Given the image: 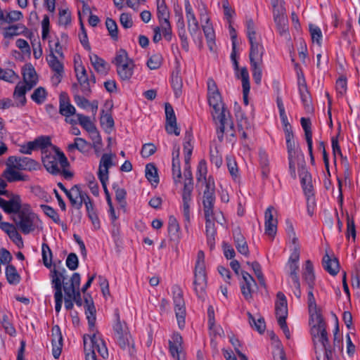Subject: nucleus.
Here are the masks:
<instances>
[{"label": "nucleus", "mask_w": 360, "mask_h": 360, "mask_svg": "<svg viewBox=\"0 0 360 360\" xmlns=\"http://www.w3.org/2000/svg\"><path fill=\"white\" fill-rule=\"evenodd\" d=\"M259 165L262 169V174L264 178H267L270 172L269 161L268 155L264 150H259Z\"/></svg>", "instance_id": "46"}, {"label": "nucleus", "mask_w": 360, "mask_h": 360, "mask_svg": "<svg viewBox=\"0 0 360 360\" xmlns=\"http://www.w3.org/2000/svg\"><path fill=\"white\" fill-rule=\"evenodd\" d=\"M309 32L313 42H316L319 46L321 45L322 32L321 29L314 25H309Z\"/></svg>", "instance_id": "61"}, {"label": "nucleus", "mask_w": 360, "mask_h": 360, "mask_svg": "<svg viewBox=\"0 0 360 360\" xmlns=\"http://www.w3.org/2000/svg\"><path fill=\"white\" fill-rule=\"evenodd\" d=\"M233 238L237 250L242 255L248 256L249 249L245 237L240 230H236L233 232Z\"/></svg>", "instance_id": "35"}, {"label": "nucleus", "mask_w": 360, "mask_h": 360, "mask_svg": "<svg viewBox=\"0 0 360 360\" xmlns=\"http://www.w3.org/2000/svg\"><path fill=\"white\" fill-rule=\"evenodd\" d=\"M193 286L196 295L199 298H204L207 287V275L205 272V253L202 250L198 252L194 269Z\"/></svg>", "instance_id": "8"}, {"label": "nucleus", "mask_w": 360, "mask_h": 360, "mask_svg": "<svg viewBox=\"0 0 360 360\" xmlns=\"http://www.w3.org/2000/svg\"><path fill=\"white\" fill-rule=\"evenodd\" d=\"M208 103L212 108V115L217 125V137L223 141L224 134L234 136V125L230 119L229 112L224 108L220 94L207 96Z\"/></svg>", "instance_id": "1"}, {"label": "nucleus", "mask_w": 360, "mask_h": 360, "mask_svg": "<svg viewBox=\"0 0 360 360\" xmlns=\"http://www.w3.org/2000/svg\"><path fill=\"white\" fill-rule=\"evenodd\" d=\"M6 277L8 283L11 285H17L20 281V276L15 267L12 264L7 265L6 268Z\"/></svg>", "instance_id": "40"}, {"label": "nucleus", "mask_w": 360, "mask_h": 360, "mask_svg": "<svg viewBox=\"0 0 360 360\" xmlns=\"http://www.w3.org/2000/svg\"><path fill=\"white\" fill-rule=\"evenodd\" d=\"M167 229L168 233L172 239H178L179 238L180 226L175 217H169Z\"/></svg>", "instance_id": "41"}, {"label": "nucleus", "mask_w": 360, "mask_h": 360, "mask_svg": "<svg viewBox=\"0 0 360 360\" xmlns=\"http://www.w3.org/2000/svg\"><path fill=\"white\" fill-rule=\"evenodd\" d=\"M173 301L174 305V311L179 328L182 329L185 326L186 307L183 297V292L179 288H175L173 290Z\"/></svg>", "instance_id": "12"}, {"label": "nucleus", "mask_w": 360, "mask_h": 360, "mask_svg": "<svg viewBox=\"0 0 360 360\" xmlns=\"http://www.w3.org/2000/svg\"><path fill=\"white\" fill-rule=\"evenodd\" d=\"M205 233L207 236V245L212 249L214 247L216 235L214 217L205 218Z\"/></svg>", "instance_id": "33"}, {"label": "nucleus", "mask_w": 360, "mask_h": 360, "mask_svg": "<svg viewBox=\"0 0 360 360\" xmlns=\"http://www.w3.org/2000/svg\"><path fill=\"white\" fill-rule=\"evenodd\" d=\"M0 322L8 334L12 335L15 333V329L11 323L10 315L3 313L0 317Z\"/></svg>", "instance_id": "55"}, {"label": "nucleus", "mask_w": 360, "mask_h": 360, "mask_svg": "<svg viewBox=\"0 0 360 360\" xmlns=\"http://www.w3.org/2000/svg\"><path fill=\"white\" fill-rule=\"evenodd\" d=\"M188 25V30L189 32L190 35L193 38V40L197 43L198 42L200 45L202 44V37L201 32L200 31L199 23L190 24Z\"/></svg>", "instance_id": "50"}, {"label": "nucleus", "mask_w": 360, "mask_h": 360, "mask_svg": "<svg viewBox=\"0 0 360 360\" xmlns=\"http://www.w3.org/2000/svg\"><path fill=\"white\" fill-rule=\"evenodd\" d=\"M300 255L297 253V249L291 252L285 265V270L289 278V282L299 280V261Z\"/></svg>", "instance_id": "18"}, {"label": "nucleus", "mask_w": 360, "mask_h": 360, "mask_svg": "<svg viewBox=\"0 0 360 360\" xmlns=\"http://www.w3.org/2000/svg\"><path fill=\"white\" fill-rule=\"evenodd\" d=\"M8 161L14 164V167L18 170L32 172L40 169L39 162L28 157L10 156Z\"/></svg>", "instance_id": "15"}, {"label": "nucleus", "mask_w": 360, "mask_h": 360, "mask_svg": "<svg viewBox=\"0 0 360 360\" xmlns=\"http://www.w3.org/2000/svg\"><path fill=\"white\" fill-rule=\"evenodd\" d=\"M46 61L51 70L54 72L51 79V82L53 85L57 86L64 76L63 63L58 59L52 51L46 58Z\"/></svg>", "instance_id": "13"}, {"label": "nucleus", "mask_w": 360, "mask_h": 360, "mask_svg": "<svg viewBox=\"0 0 360 360\" xmlns=\"http://www.w3.org/2000/svg\"><path fill=\"white\" fill-rule=\"evenodd\" d=\"M6 169L4 172V176L8 182H14L17 181H27L29 180V176L25 174L16 171L14 164L8 161L6 164Z\"/></svg>", "instance_id": "26"}, {"label": "nucleus", "mask_w": 360, "mask_h": 360, "mask_svg": "<svg viewBox=\"0 0 360 360\" xmlns=\"http://www.w3.org/2000/svg\"><path fill=\"white\" fill-rule=\"evenodd\" d=\"M169 352L176 360H186L183 350V338L179 333H173L172 340H169Z\"/></svg>", "instance_id": "17"}, {"label": "nucleus", "mask_w": 360, "mask_h": 360, "mask_svg": "<svg viewBox=\"0 0 360 360\" xmlns=\"http://www.w3.org/2000/svg\"><path fill=\"white\" fill-rule=\"evenodd\" d=\"M301 185L304 195L307 197L313 196V186L311 184V176L307 169L302 167L299 169Z\"/></svg>", "instance_id": "27"}, {"label": "nucleus", "mask_w": 360, "mask_h": 360, "mask_svg": "<svg viewBox=\"0 0 360 360\" xmlns=\"http://www.w3.org/2000/svg\"><path fill=\"white\" fill-rule=\"evenodd\" d=\"M100 122L101 127L106 131L110 132L114 128L115 122L112 115L109 112H105L103 110H102Z\"/></svg>", "instance_id": "44"}, {"label": "nucleus", "mask_w": 360, "mask_h": 360, "mask_svg": "<svg viewBox=\"0 0 360 360\" xmlns=\"http://www.w3.org/2000/svg\"><path fill=\"white\" fill-rule=\"evenodd\" d=\"M191 135L186 132L185 136V141L184 143V162L187 165L190 162L191 157L193 152V146L191 145Z\"/></svg>", "instance_id": "48"}, {"label": "nucleus", "mask_w": 360, "mask_h": 360, "mask_svg": "<svg viewBox=\"0 0 360 360\" xmlns=\"http://www.w3.org/2000/svg\"><path fill=\"white\" fill-rule=\"evenodd\" d=\"M162 60L163 58L160 53H154L148 58L147 66L150 70H157L161 66Z\"/></svg>", "instance_id": "58"}, {"label": "nucleus", "mask_w": 360, "mask_h": 360, "mask_svg": "<svg viewBox=\"0 0 360 360\" xmlns=\"http://www.w3.org/2000/svg\"><path fill=\"white\" fill-rule=\"evenodd\" d=\"M13 220L18 228L24 235L34 232L39 226V219L34 214L30 206L25 205L19 213L13 217Z\"/></svg>", "instance_id": "6"}, {"label": "nucleus", "mask_w": 360, "mask_h": 360, "mask_svg": "<svg viewBox=\"0 0 360 360\" xmlns=\"http://www.w3.org/2000/svg\"><path fill=\"white\" fill-rule=\"evenodd\" d=\"M324 337L326 341H321L316 342L314 340V337L311 335L312 340L314 342L315 353L316 355L317 360H321L323 356V360H335L338 358L339 354L342 351V341L339 334V328L337 324L334 330V338L333 343L331 345L329 342L328 333L326 331V323L324 321Z\"/></svg>", "instance_id": "2"}, {"label": "nucleus", "mask_w": 360, "mask_h": 360, "mask_svg": "<svg viewBox=\"0 0 360 360\" xmlns=\"http://www.w3.org/2000/svg\"><path fill=\"white\" fill-rule=\"evenodd\" d=\"M115 155L112 153H104L102 155L98 171V177L100 181L103 180H108L109 178V169L114 165L112 162V158Z\"/></svg>", "instance_id": "20"}, {"label": "nucleus", "mask_w": 360, "mask_h": 360, "mask_svg": "<svg viewBox=\"0 0 360 360\" xmlns=\"http://www.w3.org/2000/svg\"><path fill=\"white\" fill-rule=\"evenodd\" d=\"M245 27L246 34L250 44L249 53L250 64H262L264 49L257 34L256 26L252 18H246Z\"/></svg>", "instance_id": "5"}, {"label": "nucleus", "mask_w": 360, "mask_h": 360, "mask_svg": "<svg viewBox=\"0 0 360 360\" xmlns=\"http://www.w3.org/2000/svg\"><path fill=\"white\" fill-rule=\"evenodd\" d=\"M41 255L44 266L51 268L52 266V252L47 243L42 244Z\"/></svg>", "instance_id": "52"}, {"label": "nucleus", "mask_w": 360, "mask_h": 360, "mask_svg": "<svg viewBox=\"0 0 360 360\" xmlns=\"http://www.w3.org/2000/svg\"><path fill=\"white\" fill-rule=\"evenodd\" d=\"M165 115H166V124L165 129L169 134H175L179 136L180 134V129L177 127L176 117L172 106L167 103L165 105Z\"/></svg>", "instance_id": "19"}, {"label": "nucleus", "mask_w": 360, "mask_h": 360, "mask_svg": "<svg viewBox=\"0 0 360 360\" xmlns=\"http://www.w3.org/2000/svg\"><path fill=\"white\" fill-rule=\"evenodd\" d=\"M285 136L288 159L297 158L301 150L298 144L294 140L293 133L288 132Z\"/></svg>", "instance_id": "31"}, {"label": "nucleus", "mask_w": 360, "mask_h": 360, "mask_svg": "<svg viewBox=\"0 0 360 360\" xmlns=\"http://www.w3.org/2000/svg\"><path fill=\"white\" fill-rule=\"evenodd\" d=\"M146 177L152 184H158L159 177L157 168L153 164H148L146 167Z\"/></svg>", "instance_id": "53"}, {"label": "nucleus", "mask_w": 360, "mask_h": 360, "mask_svg": "<svg viewBox=\"0 0 360 360\" xmlns=\"http://www.w3.org/2000/svg\"><path fill=\"white\" fill-rule=\"evenodd\" d=\"M302 278L308 288H314L315 275L314 271V266L310 260H307L305 262L302 272Z\"/></svg>", "instance_id": "32"}, {"label": "nucleus", "mask_w": 360, "mask_h": 360, "mask_svg": "<svg viewBox=\"0 0 360 360\" xmlns=\"http://www.w3.org/2000/svg\"><path fill=\"white\" fill-rule=\"evenodd\" d=\"M59 112L65 117L77 115L76 109L70 103V98L65 92H61L59 96Z\"/></svg>", "instance_id": "23"}, {"label": "nucleus", "mask_w": 360, "mask_h": 360, "mask_svg": "<svg viewBox=\"0 0 360 360\" xmlns=\"http://www.w3.org/2000/svg\"><path fill=\"white\" fill-rule=\"evenodd\" d=\"M41 162L48 172L53 175L60 173V167H69L68 158L57 146L50 148V150L43 152Z\"/></svg>", "instance_id": "4"}, {"label": "nucleus", "mask_w": 360, "mask_h": 360, "mask_svg": "<svg viewBox=\"0 0 360 360\" xmlns=\"http://www.w3.org/2000/svg\"><path fill=\"white\" fill-rule=\"evenodd\" d=\"M115 315L116 322L113 326L114 339L122 349H125L129 345L131 335L126 323L120 321L119 313L116 312Z\"/></svg>", "instance_id": "11"}, {"label": "nucleus", "mask_w": 360, "mask_h": 360, "mask_svg": "<svg viewBox=\"0 0 360 360\" xmlns=\"http://www.w3.org/2000/svg\"><path fill=\"white\" fill-rule=\"evenodd\" d=\"M63 288L65 292V307L67 310H70L73 308V300L72 297H75V290L73 287H68V283L63 282Z\"/></svg>", "instance_id": "43"}, {"label": "nucleus", "mask_w": 360, "mask_h": 360, "mask_svg": "<svg viewBox=\"0 0 360 360\" xmlns=\"http://www.w3.org/2000/svg\"><path fill=\"white\" fill-rule=\"evenodd\" d=\"M78 82L81 86V90L85 96H89L91 93L90 89V82L88 76L77 77Z\"/></svg>", "instance_id": "62"}, {"label": "nucleus", "mask_w": 360, "mask_h": 360, "mask_svg": "<svg viewBox=\"0 0 360 360\" xmlns=\"http://www.w3.org/2000/svg\"><path fill=\"white\" fill-rule=\"evenodd\" d=\"M241 275L242 278L240 281L241 293L247 301L250 302L252 300V292L254 288L257 286V283L248 272L243 271Z\"/></svg>", "instance_id": "16"}, {"label": "nucleus", "mask_w": 360, "mask_h": 360, "mask_svg": "<svg viewBox=\"0 0 360 360\" xmlns=\"http://www.w3.org/2000/svg\"><path fill=\"white\" fill-rule=\"evenodd\" d=\"M186 18L187 20V25L198 23V20L195 17L193 8L190 4L189 0L184 1Z\"/></svg>", "instance_id": "60"}, {"label": "nucleus", "mask_w": 360, "mask_h": 360, "mask_svg": "<svg viewBox=\"0 0 360 360\" xmlns=\"http://www.w3.org/2000/svg\"><path fill=\"white\" fill-rule=\"evenodd\" d=\"M347 78L345 77L342 76L337 79L335 89L338 96H343L346 94L347 89Z\"/></svg>", "instance_id": "64"}, {"label": "nucleus", "mask_w": 360, "mask_h": 360, "mask_svg": "<svg viewBox=\"0 0 360 360\" xmlns=\"http://www.w3.org/2000/svg\"><path fill=\"white\" fill-rule=\"evenodd\" d=\"M193 190V182H191V179H188V181L184 182V188L182 191L183 204H191Z\"/></svg>", "instance_id": "47"}, {"label": "nucleus", "mask_w": 360, "mask_h": 360, "mask_svg": "<svg viewBox=\"0 0 360 360\" xmlns=\"http://www.w3.org/2000/svg\"><path fill=\"white\" fill-rule=\"evenodd\" d=\"M32 88H29L26 84L20 82L15 87L13 92V97L15 99L18 100L21 105H25L26 103L25 94L27 91H30Z\"/></svg>", "instance_id": "38"}, {"label": "nucleus", "mask_w": 360, "mask_h": 360, "mask_svg": "<svg viewBox=\"0 0 360 360\" xmlns=\"http://www.w3.org/2000/svg\"><path fill=\"white\" fill-rule=\"evenodd\" d=\"M72 193L73 201L70 202L73 207L79 210L82 206V200L89 199V195L86 193L82 191L78 185L72 186Z\"/></svg>", "instance_id": "36"}, {"label": "nucleus", "mask_w": 360, "mask_h": 360, "mask_svg": "<svg viewBox=\"0 0 360 360\" xmlns=\"http://www.w3.org/2000/svg\"><path fill=\"white\" fill-rule=\"evenodd\" d=\"M248 321L251 327L258 331L259 333L264 332L266 328L265 322L263 318L256 319L250 312L247 313Z\"/></svg>", "instance_id": "45"}, {"label": "nucleus", "mask_w": 360, "mask_h": 360, "mask_svg": "<svg viewBox=\"0 0 360 360\" xmlns=\"http://www.w3.org/2000/svg\"><path fill=\"white\" fill-rule=\"evenodd\" d=\"M67 271L64 267H57L56 264L53 265V269L51 270L50 276L51 278V284L55 290V310L58 313L62 307L63 304V283L65 279V274Z\"/></svg>", "instance_id": "9"}, {"label": "nucleus", "mask_w": 360, "mask_h": 360, "mask_svg": "<svg viewBox=\"0 0 360 360\" xmlns=\"http://www.w3.org/2000/svg\"><path fill=\"white\" fill-rule=\"evenodd\" d=\"M33 143L36 149L37 148L41 149V156L43 155V152L45 150H50V148L55 146L51 143V139L49 136H44L37 138L33 141Z\"/></svg>", "instance_id": "42"}, {"label": "nucleus", "mask_w": 360, "mask_h": 360, "mask_svg": "<svg viewBox=\"0 0 360 360\" xmlns=\"http://www.w3.org/2000/svg\"><path fill=\"white\" fill-rule=\"evenodd\" d=\"M313 290L314 288H308L307 293V303L310 314V334L314 335L315 342H323V341H326L324 337V320L321 310L317 307Z\"/></svg>", "instance_id": "3"}, {"label": "nucleus", "mask_w": 360, "mask_h": 360, "mask_svg": "<svg viewBox=\"0 0 360 360\" xmlns=\"http://www.w3.org/2000/svg\"><path fill=\"white\" fill-rule=\"evenodd\" d=\"M156 4L158 20H161V19H169V11L165 0H156Z\"/></svg>", "instance_id": "49"}, {"label": "nucleus", "mask_w": 360, "mask_h": 360, "mask_svg": "<svg viewBox=\"0 0 360 360\" xmlns=\"http://www.w3.org/2000/svg\"><path fill=\"white\" fill-rule=\"evenodd\" d=\"M112 63L116 67L118 77L122 81H129L134 75V62L129 58L127 52L122 49L116 51Z\"/></svg>", "instance_id": "7"}, {"label": "nucleus", "mask_w": 360, "mask_h": 360, "mask_svg": "<svg viewBox=\"0 0 360 360\" xmlns=\"http://www.w3.org/2000/svg\"><path fill=\"white\" fill-rule=\"evenodd\" d=\"M274 20L276 25L277 31L281 36H288V20L285 13V9L282 6H277L273 4Z\"/></svg>", "instance_id": "14"}, {"label": "nucleus", "mask_w": 360, "mask_h": 360, "mask_svg": "<svg viewBox=\"0 0 360 360\" xmlns=\"http://www.w3.org/2000/svg\"><path fill=\"white\" fill-rule=\"evenodd\" d=\"M202 29L207 40V46L210 51H214L216 47L215 32L208 16L205 18V24L202 25Z\"/></svg>", "instance_id": "25"}, {"label": "nucleus", "mask_w": 360, "mask_h": 360, "mask_svg": "<svg viewBox=\"0 0 360 360\" xmlns=\"http://www.w3.org/2000/svg\"><path fill=\"white\" fill-rule=\"evenodd\" d=\"M51 337L52 354L55 359H58L63 348V335L58 326H53Z\"/></svg>", "instance_id": "22"}, {"label": "nucleus", "mask_w": 360, "mask_h": 360, "mask_svg": "<svg viewBox=\"0 0 360 360\" xmlns=\"http://www.w3.org/2000/svg\"><path fill=\"white\" fill-rule=\"evenodd\" d=\"M105 26L110 37L117 41L118 39V29L116 22L112 18H108L105 20Z\"/></svg>", "instance_id": "57"}, {"label": "nucleus", "mask_w": 360, "mask_h": 360, "mask_svg": "<svg viewBox=\"0 0 360 360\" xmlns=\"http://www.w3.org/2000/svg\"><path fill=\"white\" fill-rule=\"evenodd\" d=\"M90 61L97 72L103 75H105L108 72L107 63L103 58L98 57L96 54H94L90 56Z\"/></svg>", "instance_id": "39"}, {"label": "nucleus", "mask_w": 360, "mask_h": 360, "mask_svg": "<svg viewBox=\"0 0 360 360\" xmlns=\"http://www.w3.org/2000/svg\"><path fill=\"white\" fill-rule=\"evenodd\" d=\"M47 92L41 86L37 88L31 96L32 100L37 104H42L46 99Z\"/></svg>", "instance_id": "54"}, {"label": "nucleus", "mask_w": 360, "mask_h": 360, "mask_svg": "<svg viewBox=\"0 0 360 360\" xmlns=\"http://www.w3.org/2000/svg\"><path fill=\"white\" fill-rule=\"evenodd\" d=\"M215 184L211 176L206 181V188L203 192L202 205L205 218L214 217V205L215 202Z\"/></svg>", "instance_id": "10"}, {"label": "nucleus", "mask_w": 360, "mask_h": 360, "mask_svg": "<svg viewBox=\"0 0 360 360\" xmlns=\"http://www.w3.org/2000/svg\"><path fill=\"white\" fill-rule=\"evenodd\" d=\"M301 125L304 131V135L305 139L307 145H310L311 142H313L312 141V132L311 130V122L309 118L302 117L301 120Z\"/></svg>", "instance_id": "56"}, {"label": "nucleus", "mask_w": 360, "mask_h": 360, "mask_svg": "<svg viewBox=\"0 0 360 360\" xmlns=\"http://www.w3.org/2000/svg\"><path fill=\"white\" fill-rule=\"evenodd\" d=\"M27 28L22 23L10 25L4 30L3 35L4 38L11 39L15 36L23 34L26 37H31L32 35V32H29V35L27 34Z\"/></svg>", "instance_id": "28"}, {"label": "nucleus", "mask_w": 360, "mask_h": 360, "mask_svg": "<svg viewBox=\"0 0 360 360\" xmlns=\"http://www.w3.org/2000/svg\"><path fill=\"white\" fill-rule=\"evenodd\" d=\"M78 124H79L87 132L96 128L95 124L91 122L89 117L82 114H77Z\"/></svg>", "instance_id": "59"}, {"label": "nucleus", "mask_w": 360, "mask_h": 360, "mask_svg": "<svg viewBox=\"0 0 360 360\" xmlns=\"http://www.w3.org/2000/svg\"><path fill=\"white\" fill-rule=\"evenodd\" d=\"M0 207L7 214L17 215L21 211V199L20 195H15L9 200L0 198Z\"/></svg>", "instance_id": "21"}, {"label": "nucleus", "mask_w": 360, "mask_h": 360, "mask_svg": "<svg viewBox=\"0 0 360 360\" xmlns=\"http://www.w3.org/2000/svg\"><path fill=\"white\" fill-rule=\"evenodd\" d=\"M274 207L269 206L264 212L265 233L271 237H274L277 231V219L274 218L272 211Z\"/></svg>", "instance_id": "24"}, {"label": "nucleus", "mask_w": 360, "mask_h": 360, "mask_svg": "<svg viewBox=\"0 0 360 360\" xmlns=\"http://www.w3.org/2000/svg\"><path fill=\"white\" fill-rule=\"evenodd\" d=\"M81 281V276L79 273H74L70 278V283H68V287H73L75 290V297H72V300L75 302V303L81 306L82 305V298L79 290V285Z\"/></svg>", "instance_id": "34"}, {"label": "nucleus", "mask_w": 360, "mask_h": 360, "mask_svg": "<svg viewBox=\"0 0 360 360\" xmlns=\"http://www.w3.org/2000/svg\"><path fill=\"white\" fill-rule=\"evenodd\" d=\"M275 311L280 328L283 330L286 338L290 339V332L286 323V319L288 317V306L278 307L275 309Z\"/></svg>", "instance_id": "29"}, {"label": "nucleus", "mask_w": 360, "mask_h": 360, "mask_svg": "<svg viewBox=\"0 0 360 360\" xmlns=\"http://www.w3.org/2000/svg\"><path fill=\"white\" fill-rule=\"evenodd\" d=\"M59 25L65 26L71 23V13L68 9L59 10Z\"/></svg>", "instance_id": "63"}, {"label": "nucleus", "mask_w": 360, "mask_h": 360, "mask_svg": "<svg viewBox=\"0 0 360 360\" xmlns=\"http://www.w3.org/2000/svg\"><path fill=\"white\" fill-rule=\"evenodd\" d=\"M299 92L303 104L306 107H309L310 104V95L304 79H303L302 82H299Z\"/></svg>", "instance_id": "51"}, {"label": "nucleus", "mask_w": 360, "mask_h": 360, "mask_svg": "<svg viewBox=\"0 0 360 360\" xmlns=\"http://www.w3.org/2000/svg\"><path fill=\"white\" fill-rule=\"evenodd\" d=\"M23 82L29 86V88H33L37 83L38 77L34 68L30 65L26 68L22 72Z\"/></svg>", "instance_id": "37"}, {"label": "nucleus", "mask_w": 360, "mask_h": 360, "mask_svg": "<svg viewBox=\"0 0 360 360\" xmlns=\"http://www.w3.org/2000/svg\"><path fill=\"white\" fill-rule=\"evenodd\" d=\"M322 264L323 269L332 276H335L339 272V262L334 256L330 257L326 253L323 257Z\"/></svg>", "instance_id": "30"}]
</instances>
